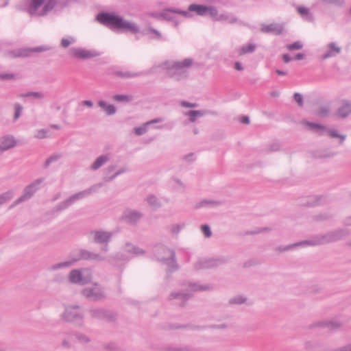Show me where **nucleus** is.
<instances>
[{"instance_id":"nucleus-52","label":"nucleus","mask_w":351,"mask_h":351,"mask_svg":"<svg viewBox=\"0 0 351 351\" xmlns=\"http://www.w3.org/2000/svg\"><path fill=\"white\" fill-rule=\"evenodd\" d=\"M303 47L302 43L300 41L294 42L292 44L288 45L287 48L290 51L301 49Z\"/></svg>"},{"instance_id":"nucleus-45","label":"nucleus","mask_w":351,"mask_h":351,"mask_svg":"<svg viewBox=\"0 0 351 351\" xmlns=\"http://www.w3.org/2000/svg\"><path fill=\"white\" fill-rule=\"evenodd\" d=\"M330 110V108L327 106H321L316 111V115L321 118H325L328 116Z\"/></svg>"},{"instance_id":"nucleus-50","label":"nucleus","mask_w":351,"mask_h":351,"mask_svg":"<svg viewBox=\"0 0 351 351\" xmlns=\"http://www.w3.org/2000/svg\"><path fill=\"white\" fill-rule=\"evenodd\" d=\"M21 97H33L36 98V99H43L45 97V95L43 93H41V92L29 91V92H27V93H26L25 94H22Z\"/></svg>"},{"instance_id":"nucleus-31","label":"nucleus","mask_w":351,"mask_h":351,"mask_svg":"<svg viewBox=\"0 0 351 351\" xmlns=\"http://www.w3.org/2000/svg\"><path fill=\"white\" fill-rule=\"evenodd\" d=\"M220 204H221V202L219 201L203 199V200L199 202L198 203H197L194 207L195 209H198L200 208L207 207V206H210V207L217 206H219Z\"/></svg>"},{"instance_id":"nucleus-41","label":"nucleus","mask_w":351,"mask_h":351,"mask_svg":"<svg viewBox=\"0 0 351 351\" xmlns=\"http://www.w3.org/2000/svg\"><path fill=\"white\" fill-rule=\"evenodd\" d=\"M256 48V45L255 44H249L247 45H243L241 47L239 55L243 56L246 53H253Z\"/></svg>"},{"instance_id":"nucleus-4","label":"nucleus","mask_w":351,"mask_h":351,"mask_svg":"<svg viewBox=\"0 0 351 351\" xmlns=\"http://www.w3.org/2000/svg\"><path fill=\"white\" fill-rule=\"evenodd\" d=\"M193 63L192 58H185L182 61L173 62L167 67V75L176 81L186 79L189 76L187 68L191 66Z\"/></svg>"},{"instance_id":"nucleus-19","label":"nucleus","mask_w":351,"mask_h":351,"mask_svg":"<svg viewBox=\"0 0 351 351\" xmlns=\"http://www.w3.org/2000/svg\"><path fill=\"white\" fill-rule=\"evenodd\" d=\"M69 282L72 284L84 285L87 283V280L83 276L80 269H73L70 271L69 276Z\"/></svg>"},{"instance_id":"nucleus-63","label":"nucleus","mask_w":351,"mask_h":351,"mask_svg":"<svg viewBox=\"0 0 351 351\" xmlns=\"http://www.w3.org/2000/svg\"><path fill=\"white\" fill-rule=\"evenodd\" d=\"M184 227V224H173L171 226V232L173 234H178L182 228Z\"/></svg>"},{"instance_id":"nucleus-62","label":"nucleus","mask_w":351,"mask_h":351,"mask_svg":"<svg viewBox=\"0 0 351 351\" xmlns=\"http://www.w3.org/2000/svg\"><path fill=\"white\" fill-rule=\"evenodd\" d=\"M47 132H48V131L47 130H45V129L39 130L37 132L36 137L38 138H46V137H47Z\"/></svg>"},{"instance_id":"nucleus-33","label":"nucleus","mask_w":351,"mask_h":351,"mask_svg":"<svg viewBox=\"0 0 351 351\" xmlns=\"http://www.w3.org/2000/svg\"><path fill=\"white\" fill-rule=\"evenodd\" d=\"M109 160V158L106 155H101L99 156L91 165V169L97 170L100 168L103 165Z\"/></svg>"},{"instance_id":"nucleus-46","label":"nucleus","mask_w":351,"mask_h":351,"mask_svg":"<svg viewBox=\"0 0 351 351\" xmlns=\"http://www.w3.org/2000/svg\"><path fill=\"white\" fill-rule=\"evenodd\" d=\"M217 21H228L230 23H234L237 21V18L234 16H229L226 14H221L217 18Z\"/></svg>"},{"instance_id":"nucleus-12","label":"nucleus","mask_w":351,"mask_h":351,"mask_svg":"<svg viewBox=\"0 0 351 351\" xmlns=\"http://www.w3.org/2000/svg\"><path fill=\"white\" fill-rule=\"evenodd\" d=\"M81 260H97L99 261H102L105 260V258L104 256H101L99 254H95L88 250L81 249L72 258V261H73L74 263Z\"/></svg>"},{"instance_id":"nucleus-37","label":"nucleus","mask_w":351,"mask_h":351,"mask_svg":"<svg viewBox=\"0 0 351 351\" xmlns=\"http://www.w3.org/2000/svg\"><path fill=\"white\" fill-rule=\"evenodd\" d=\"M146 201L147 202L150 206L154 207L155 208H160L162 206V204L159 201V199L156 197V195L153 194L149 195L146 197Z\"/></svg>"},{"instance_id":"nucleus-28","label":"nucleus","mask_w":351,"mask_h":351,"mask_svg":"<svg viewBox=\"0 0 351 351\" xmlns=\"http://www.w3.org/2000/svg\"><path fill=\"white\" fill-rule=\"evenodd\" d=\"M207 111L206 110H191L184 113L185 116L189 117V120L191 123H194L196 121L197 118L202 117L206 114Z\"/></svg>"},{"instance_id":"nucleus-42","label":"nucleus","mask_w":351,"mask_h":351,"mask_svg":"<svg viewBox=\"0 0 351 351\" xmlns=\"http://www.w3.org/2000/svg\"><path fill=\"white\" fill-rule=\"evenodd\" d=\"M113 99L118 102H130L133 100L132 95L118 94L113 96Z\"/></svg>"},{"instance_id":"nucleus-48","label":"nucleus","mask_w":351,"mask_h":351,"mask_svg":"<svg viewBox=\"0 0 351 351\" xmlns=\"http://www.w3.org/2000/svg\"><path fill=\"white\" fill-rule=\"evenodd\" d=\"M13 197V193L11 191H6L0 195V206L10 200Z\"/></svg>"},{"instance_id":"nucleus-24","label":"nucleus","mask_w":351,"mask_h":351,"mask_svg":"<svg viewBox=\"0 0 351 351\" xmlns=\"http://www.w3.org/2000/svg\"><path fill=\"white\" fill-rule=\"evenodd\" d=\"M326 203V198L324 195L309 197L305 205L309 207L318 206Z\"/></svg>"},{"instance_id":"nucleus-32","label":"nucleus","mask_w":351,"mask_h":351,"mask_svg":"<svg viewBox=\"0 0 351 351\" xmlns=\"http://www.w3.org/2000/svg\"><path fill=\"white\" fill-rule=\"evenodd\" d=\"M45 0H31L28 7V12L31 15L37 13L38 8L44 3Z\"/></svg>"},{"instance_id":"nucleus-34","label":"nucleus","mask_w":351,"mask_h":351,"mask_svg":"<svg viewBox=\"0 0 351 351\" xmlns=\"http://www.w3.org/2000/svg\"><path fill=\"white\" fill-rule=\"evenodd\" d=\"M318 326L323 327V328H327L330 330H335L339 329L341 327V324L337 322H319L317 324Z\"/></svg>"},{"instance_id":"nucleus-51","label":"nucleus","mask_w":351,"mask_h":351,"mask_svg":"<svg viewBox=\"0 0 351 351\" xmlns=\"http://www.w3.org/2000/svg\"><path fill=\"white\" fill-rule=\"evenodd\" d=\"M149 125V123H144L143 125H141L140 127L135 128L134 129V133L136 135H138V136L144 134L147 132V125Z\"/></svg>"},{"instance_id":"nucleus-6","label":"nucleus","mask_w":351,"mask_h":351,"mask_svg":"<svg viewBox=\"0 0 351 351\" xmlns=\"http://www.w3.org/2000/svg\"><path fill=\"white\" fill-rule=\"evenodd\" d=\"M64 322L73 324L77 327L84 326V313L78 305H72L65 308L61 315Z\"/></svg>"},{"instance_id":"nucleus-10","label":"nucleus","mask_w":351,"mask_h":351,"mask_svg":"<svg viewBox=\"0 0 351 351\" xmlns=\"http://www.w3.org/2000/svg\"><path fill=\"white\" fill-rule=\"evenodd\" d=\"M69 1V0H47L43 9L38 13V15L45 16L53 9L56 12L61 11L68 5Z\"/></svg>"},{"instance_id":"nucleus-59","label":"nucleus","mask_w":351,"mask_h":351,"mask_svg":"<svg viewBox=\"0 0 351 351\" xmlns=\"http://www.w3.org/2000/svg\"><path fill=\"white\" fill-rule=\"evenodd\" d=\"M14 110H15V112H14V119L16 120L20 117V116L21 114L23 107L19 104H16L14 105Z\"/></svg>"},{"instance_id":"nucleus-8","label":"nucleus","mask_w":351,"mask_h":351,"mask_svg":"<svg viewBox=\"0 0 351 351\" xmlns=\"http://www.w3.org/2000/svg\"><path fill=\"white\" fill-rule=\"evenodd\" d=\"M44 181V178H38L32 183L29 184L25 187L23 194L19 197L11 206L10 208L16 206V205L29 199L36 191L38 189L39 185Z\"/></svg>"},{"instance_id":"nucleus-49","label":"nucleus","mask_w":351,"mask_h":351,"mask_svg":"<svg viewBox=\"0 0 351 351\" xmlns=\"http://www.w3.org/2000/svg\"><path fill=\"white\" fill-rule=\"evenodd\" d=\"M209 14L215 20L217 21V18L219 17L218 10L213 5H207L206 15Z\"/></svg>"},{"instance_id":"nucleus-21","label":"nucleus","mask_w":351,"mask_h":351,"mask_svg":"<svg viewBox=\"0 0 351 351\" xmlns=\"http://www.w3.org/2000/svg\"><path fill=\"white\" fill-rule=\"evenodd\" d=\"M351 114V101L349 100H343L342 105L338 108L337 115L345 119Z\"/></svg>"},{"instance_id":"nucleus-30","label":"nucleus","mask_w":351,"mask_h":351,"mask_svg":"<svg viewBox=\"0 0 351 351\" xmlns=\"http://www.w3.org/2000/svg\"><path fill=\"white\" fill-rule=\"evenodd\" d=\"M113 74L120 78H132L141 76L143 72H130V71H114Z\"/></svg>"},{"instance_id":"nucleus-9","label":"nucleus","mask_w":351,"mask_h":351,"mask_svg":"<svg viewBox=\"0 0 351 351\" xmlns=\"http://www.w3.org/2000/svg\"><path fill=\"white\" fill-rule=\"evenodd\" d=\"M92 319L112 322L116 319V314L104 308H90L88 311Z\"/></svg>"},{"instance_id":"nucleus-17","label":"nucleus","mask_w":351,"mask_h":351,"mask_svg":"<svg viewBox=\"0 0 351 351\" xmlns=\"http://www.w3.org/2000/svg\"><path fill=\"white\" fill-rule=\"evenodd\" d=\"M227 326L224 324H214L208 326H200L195 325H173L170 326L171 329H183V328H189L191 330H204L207 328L212 329H225Z\"/></svg>"},{"instance_id":"nucleus-55","label":"nucleus","mask_w":351,"mask_h":351,"mask_svg":"<svg viewBox=\"0 0 351 351\" xmlns=\"http://www.w3.org/2000/svg\"><path fill=\"white\" fill-rule=\"evenodd\" d=\"M75 42V39L73 37H70V38H63L61 40V46L64 48L68 47L71 43H74Z\"/></svg>"},{"instance_id":"nucleus-1","label":"nucleus","mask_w":351,"mask_h":351,"mask_svg":"<svg viewBox=\"0 0 351 351\" xmlns=\"http://www.w3.org/2000/svg\"><path fill=\"white\" fill-rule=\"evenodd\" d=\"M97 21L113 31H129L133 34L139 32L136 24L124 20L114 12H101L96 16Z\"/></svg>"},{"instance_id":"nucleus-15","label":"nucleus","mask_w":351,"mask_h":351,"mask_svg":"<svg viewBox=\"0 0 351 351\" xmlns=\"http://www.w3.org/2000/svg\"><path fill=\"white\" fill-rule=\"evenodd\" d=\"M90 234H93V241L98 244L108 243L112 237V233L111 232L104 230L91 231Z\"/></svg>"},{"instance_id":"nucleus-39","label":"nucleus","mask_w":351,"mask_h":351,"mask_svg":"<svg viewBox=\"0 0 351 351\" xmlns=\"http://www.w3.org/2000/svg\"><path fill=\"white\" fill-rule=\"evenodd\" d=\"M172 10H175L174 8H169L164 9L161 12H160V17L164 20L171 21H173V16H172L173 12Z\"/></svg>"},{"instance_id":"nucleus-47","label":"nucleus","mask_w":351,"mask_h":351,"mask_svg":"<svg viewBox=\"0 0 351 351\" xmlns=\"http://www.w3.org/2000/svg\"><path fill=\"white\" fill-rule=\"evenodd\" d=\"M62 157L60 154H54L49 156L45 162L44 167L47 168L52 162L57 161Z\"/></svg>"},{"instance_id":"nucleus-40","label":"nucleus","mask_w":351,"mask_h":351,"mask_svg":"<svg viewBox=\"0 0 351 351\" xmlns=\"http://www.w3.org/2000/svg\"><path fill=\"white\" fill-rule=\"evenodd\" d=\"M73 264V261H72V259H71V261H64V262L52 265L49 267V269L51 271H55V270L60 269H62L64 267H69L71 266Z\"/></svg>"},{"instance_id":"nucleus-36","label":"nucleus","mask_w":351,"mask_h":351,"mask_svg":"<svg viewBox=\"0 0 351 351\" xmlns=\"http://www.w3.org/2000/svg\"><path fill=\"white\" fill-rule=\"evenodd\" d=\"M189 287L193 291H208L213 289V286L210 285H200L197 283H189Z\"/></svg>"},{"instance_id":"nucleus-7","label":"nucleus","mask_w":351,"mask_h":351,"mask_svg":"<svg viewBox=\"0 0 351 351\" xmlns=\"http://www.w3.org/2000/svg\"><path fill=\"white\" fill-rule=\"evenodd\" d=\"M228 262V258L223 256L216 258H202L194 265L196 270L209 269L216 268Z\"/></svg>"},{"instance_id":"nucleus-53","label":"nucleus","mask_w":351,"mask_h":351,"mask_svg":"<svg viewBox=\"0 0 351 351\" xmlns=\"http://www.w3.org/2000/svg\"><path fill=\"white\" fill-rule=\"evenodd\" d=\"M201 230L206 238H209L212 236V231L208 224L202 225Z\"/></svg>"},{"instance_id":"nucleus-16","label":"nucleus","mask_w":351,"mask_h":351,"mask_svg":"<svg viewBox=\"0 0 351 351\" xmlns=\"http://www.w3.org/2000/svg\"><path fill=\"white\" fill-rule=\"evenodd\" d=\"M49 47L45 46H38L33 48H27L20 49L19 51H13V58L27 57L30 53H40L49 50Z\"/></svg>"},{"instance_id":"nucleus-38","label":"nucleus","mask_w":351,"mask_h":351,"mask_svg":"<svg viewBox=\"0 0 351 351\" xmlns=\"http://www.w3.org/2000/svg\"><path fill=\"white\" fill-rule=\"evenodd\" d=\"M297 10L302 16H306V20L311 22L313 21V16L311 14L308 8L300 6L297 8Z\"/></svg>"},{"instance_id":"nucleus-35","label":"nucleus","mask_w":351,"mask_h":351,"mask_svg":"<svg viewBox=\"0 0 351 351\" xmlns=\"http://www.w3.org/2000/svg\"><path fill=\"white\" fill-rule=\"evenodd\" d=\"M306 125H308L311 129L317 132L319 135L322 136L324 132L327 130V128L320 123H316L313 122H306Z\"/></svg>"},{"instance_id":"nucleus-25","label":"nucleus","mask_w":351,"mask_h":351,"mask_svg":"<svg viewBox=\"0 0 351 351\" xmlns=\"http://www.w3.org/2000/svg\"><path fill=\"white\" fill-rule=\"evenodd\" d=\"M206 5L192 3L189 5V12H195L198 16H204L206 15Z\"/></svg>"},{"instance_id":"nucleus-56","label":"nucleus","mask_w":351,"mask_h":351,"mask_svg":"<svg viewBox=\"0 0 351 351\" xmlns=\"http://www.w3.org/2000/svg\"><path fill=\"white\" fill-rule=\"evenodd\" d=\"M16 78V75L13 73H0V80H12Z\"/></svg>"},{"instance_id":"nucleus-43","label":"nucleus","mask_w":351,"mask_h":351,"mask_svg":"<svg viewBox=\"0 0 351 351\" xmlns=\"http://www.w3.org/2000/svg\"><path fill=\"white\" fill-rule=\"evenodd\" d=\"M247 301V298L243 295H237L229 300V304H238L241 305Z\"/></svg>"},{"instance_id":"nucleus-26","label":"nucleus","mask_w":351,"mask_h":351,"mask_svg":"<svg viewBox=\"0 0 351 351\" xmlns=\"http://www.w3.org/2000/svg\"><path fill=\"white\" fill-rule=\"evenodd\" d=\"M192 296L190 293H184L182 292H172L169 296V300L180 299L182 300V303L180 304V306L183 307L185 306L186 302Z\"/></svg>"},{"instance_id":"nucleus-27","label":"nucleus","mask_w":351,"mask_h":351,"mask_svg":"<svg viewBox=\"0 0 351 351\" xmlns=\"http://www.w3.org/2000/svg\"><path fill=\"white\" fill-rule=\"evenodd\" d=\"M329 50L324 53L322 56V60H325L329 58L330 57L335 56L337 54L339 53L341 51V48L337 47L335 43H330L328 45Z\"/></svg>"},{"instance_id":"nucleus-60","label":"nucleus","mask_w":351,"mask_h":351,"mask_svg":"<svg viewBox=\"0 0 351 351\" xmlns=\"http://www.w3.org/2000/svg\"><path fill=\"white\" fill-rule=\"evenodd\" d=\"M336 154H337L333 152H327L326 153L319 154L317 156H316V157L320 158H328L334 157L335 156H336Z\"/></svg>"},{"instance_id":"nucleus-14","label":"nucleus","mask_w":351,"mask_h":351,"mask_svg":"<svg viewBox=\"0 0 351 351\" xmlns=\"http://www.w3.org/2000/svg\"><path fill=\"white\" fill-rule=\"evenodd\" d=\"M142 217V213L132 209L125 210L123 215V219L130 225H136Z\"/></svg>"},{"instance_id":"nucleus-44","label":"nucleus","mask_w":351,"mask_h":351,"mask_svg":"<svg viewBox=\"0 0 351 351\" xmlns=\"http://www.w3.org/2000/svg\"><path fill=\"white\" fill-rule=\"evenodd\" d=\"M332 217H333V215L328 213H321L319 215H314L313 217V219L315 221H323L329 220V219H332Z\"/></svg>"},{"instance_id":"nucleus-2","label":"nucleus","mask_w":351,"mask_h":351,"mask_svg":"<svg viewBox=\"0 0 351 351\" xmlns=\"http://www.w3.org/2000/svg\"><path fill=\"white\" fill-rule=\"evenodd\" d=\"M154 255L158 262L167 265V278H171V274L179 269L175 251L164 245H158L154 248Z\"/></svg>"},{"instance_id":"nucleus-58","label":"nucleus","mask_w":351,"mask_h":351,"mask_svg":"<svg viewBox=\"0 0 351 351\" xmlns=\"http://www.w3.org/2000/svg\"><path fill=\"white\" fill-rule=\"evenodd\" d=\"M147 30L149 32H152L155 34L154 37H151L152 39H156V40H161L162 39V35H161L160 32L159 31H158L157 29H154L152 27H149Z\"/></svg>"},{"instance_id":"nucleus-54","label":"nucleus","mask_w":351,"mask_h":351,"mask_svg":"<svg viewBox=\"0 0 351 351\" xmlns=\"http://www.w3.org/2000/svg\"><path fill=\"white\" fill-rule=\"evenodd\" d=\"M293 99L295 102L298 104V106L302 108L304 106V99L302 94L299 93H295L293 95Z\"/></svg>"},{"instance_id":"nucleus-22","label":"nucleus","mask_w":351,"mask_h":351,"mask_svg":"<svg viewBox=\"0 0 351 351\" xmlns=\"http://www.w3.org/2000/svg\"><path fill=\"white\" fill-rule=\"evenodd\" d=\"M308 243H309L308 239H306V240H304V241L297 242L295 243L289 244V245H287L285 246H282V245L277 246L274 248V250L277 252L281 253V252L293 250L294 248H295L297 247H304L306 245H309Z\"/></svg>"},{"instance_id":"nucleus-11","label":"nucleus","mask_w":351,"mask_h":351,"mask_svg":"<svg viewBox=\"0 0 351 351\" xmlns=\"http://www.w3.org/2000/svg\"><path fill=\"white\" fill-rule=\"evenodd\" d=\"M69 55L71 57L80 60L90 59L97 57L100 53L95 50H87L82 48L72 47L69 50Z\"/></svg>"},{"instance_id":"nucleus-57","label":"nucleus","mask_w":351,"mask_h":351,"mask_svg":"<svg viewBox=\"0 0 351 351\" xmlns=\"http://www.w3.org/2000/svg\"><path fill=\"white\" fill-rule=\"evenodd\" d=\"M280 144L279 142H273L271 144H269L268 147V152H277L280 150Z\"/></svg>"},{"instance_id":"nucleus-3","label":"nucleus","mask_w":351,"mask_h":351,"mask_svg":"<svg viewBox=\"0 0 351 351\" xmlns=\"http://www.w3.org/2000/svg\"><path fill=\"white\" fill-rule=\"evenodd\" d=\"M350 230L346 228H339L324 234H317L308 239L311 246L321 245L337 242L350 235Z\"/></svg>"},{"instance_id":"nucleus-5","label":"nucleus","mask_w":351,"mask_h":351,"mask_svg":"<svg viewBox=\"0 0 351 351\" xmlns=\"http://www.w3.org/2000/svg\"><path fill=\"white\" fill-rule=\"evenodd\" d=\"M102 185H103L102 183H97L96 184L91 186L88 189L80 191L77 193L72 195L66 200L59 203L54 208V213L55 212H61L62 210L66 209L71 205H72L75 202L80 200V199L90 195L93 192L97 191L100 187L102 186Z\"/></svg>"},{"instance_id":"nucleus-61","label":"nucleus","mask_w":351,"mask_h":351,"mask_svg":"<svg viewBox=\"0 0 351 351\" xmlns=\"http://www.w3.org/2000/svg\"><path fill=\"white\" fill-rule=\"evenodd\" d=\"M61 346L64 349H71L72 344L68 338H64L62 341Z\"/></svg>"},{"instance_id":"nucleus-13","label":"nucleus","mask_w":351,"mask_h":351,"mask_svg":"<svg viewBox=\"0 0 351 351\" xmlns=\"http://www.w3.org/2000/svg\"><path fill=\"white\" fill-rule=\"evenodd\" d=\"M82 293L93 301L102 300L106 298V293L100 288H85L82 291Z\"/></svg>"},{"instance_id":"nucleus-64","label":"nucleus","mask_w":351,"mask_h":351,"mask_svg":"<svg viewBox=\"0 0 351 351\" xmlns=\"http://www.w3.org/2000/svg\"><path fill=\"white\" fill-rule=\"evenodd\" d=\"M332 351H351V343L348 344L345 346L341 347L339 348L335 349Z\"/></svg>"},{"instance_id":"nucleus-18","label":"nucleus","mask_w":351,"mask_h":351,"mask_svg":"<svg viewBox=\"0 0 351 351\" xmlns=\"http://www.w3.org/2000/svg\"><path fill=\"white\" fill-rule=\"evenodd\" d=\"M261 30L263 33L273 34L278 36L282 34L284 31L283 25L278 23H271L269 25H263Z\"/></svg>"},{"instance_id":"nucleus-20","label":"nucleus","mask_w":351,"mask_h":351,"mask_svg":"<svg viewBox=\"0 0 351 351\" xmlns=\"http://www.w3.org/2000/svg\"><path fill=\"white\" fill-rule=\"evenodd\" d=\"M16 140L12 136H5L0 139V151L5 152L15 147Z\"/></svg>"},{"instance_id":"nucleus-29","label":"nucleus","mask_w":351,"mask_h":351,"mask_svg":"<svg viewBox=\"0 0 351 351\" xmlns=\"http://www.w3.org/2000/svg\"><path fill=\"white\" fill-rule=\"evenodd\" d=\"M98 106L105 111L107 115H112L115 114L117 111L114 105L109 104L104 100L99 101Z\"/></svg>"},{"instance_id":"nucleus-23","label":"nucleus","mask_w":351,"mask_h":351,"mask_svg":"<svg viewBox=\"0 0 351 351\" xmlns=\"http://www.w3.org/2000/svg\"><path fill=\"white\" fill-rule=\"evenodd\" d=\"M67 335H71L75 337L76 341L82 346H85L91 341V339L87 335L80 332L74 331L72 332L66 333Z\"/></svg>"}]
</instances>
